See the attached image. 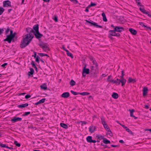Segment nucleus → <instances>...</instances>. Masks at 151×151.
I'll use <instances>...</instances> for the list:
<instances>
[{"label": "nucleus", "mask_w": 151, "mask_h": 151, "mask_svg": "<svg viewBox=\"0 0 151 151\" xmlns=\"http://www.w3.org/2000/svg\"><path fill=\"white\" fill-rule=\"evenodd\" d=\"M111 77V75L109 76H108V78L107 79V81L110 82L111 81H112L111 80H110L109 79Z\"/></svg>", "instance_id": "50"}, {"label": "nucleus", "mask_w": 151, "mask_h": 151, "mask_svg": "<svg viewBox=\"0 0 151 151\" xmlns=\"http://www.w3.org/2000/svg\"><path fill=\"white\" fill-rule=\"evenodd\" d=\"M70 92L72 93L74 95H76L78 94H79V93L75 92L73 90H71Z\"/></svg>", "instance_id": "40"}, {"label": "nucleus", "mask_w": 151, "mask_h": 151, "mask_svg": "<svg viewBox=\"0 0 151 151\" xmlns=\"http://www.w3.org/2000/svg\"><path fill=\"white\" fill-rule=\"evenodd\" d=\"M38 54L41 57H43L44 56H47L48 57H49L48 55L46 54H44L42 53H38Z\"/></svg>", "instance_id": "38"}, {"label": "nucleus", "mask_w": 151, "mask_h": 151, "mask_svg": "<svg viewBox=\"0 0 151 151\" xmlns=\"http://www.w3.org/2000/svg\"><path fill=\"white\" fill-rule=\"evenodd\" d=\"M103 142L104 143L106 144H110L111 143L110 141L106 138L103 139Z\"/></svg>", "instance_id": "20"}, {"label": "nucleus", "mask_w": 151, "mask_h": 151, "mask_svg": "<svg viewBox=\"0 0 151 151\" xmlns=\"http://www.w3.org/2000/svg\"><path fill=\"white\" fill-rule=\"evenodd\" d=\"M33 30L35 32L39 31V27L38 24H36L33 27Z\"/></svg>", "instance_id": "15"}, {"label": "nucleus", "mask_w": 151, "mask_h": 151, "mask_svg": "<svg viewBox=\"0 0 151 151\" xmlns=\"http://www.w3.org/2000/svg\"><path fill=\"white\" fill-rule=\"evenodd\" d=\"M43 50L45 51L46 52L48 50H49V48L48 47V45H47L43 49H42Z\"/></svg>", "instance_id": "39"}, {"label": "nucleus", "mask_w": 151, "mask_h": 151, "mask_svg": "<svg viewBox=\"0 0 151 151\" xmlns=\"http://www.w3.org/2000/svg\"><path fill=\"white\" fill-rule=\"evenodd\" d=\"M47 45V44L44 43H41L39 44V45L41 47L42 49L44 47L45 48L46 45Z\"/></svg>", "instance_id": "29"}, {"label": "nucleus", "mask_w": 151, "mask_h": 151, "mask_svg": "<svg viewBox=\"0 0 151 151\" xmlns=\"http://www.w3.org/2000/svg\"><path fill=\"white\" fill-rule=\"evenodd\" d=\"M103 126L106 130L108 132H109V133L108 134L110 135V136H111V134H112L111 132L109 127L107 125V124L106 123L105 124L103 125Z\"/></svg>", "instance_id": "8"}, {"label": "nucleus", "mask_w": 151, "mask_h": 151, "mask_svg": "<svg viewBox=\"0 0 151 151\" xmlns=\"http://www.w3.org/2000/svg\"><path fill=\"white\" fill-rule=\"evenodd\" d=\"M101 145L102 146H104L105 147H108V148H110V147H108L107 145H104L103 143H101Z\"/></svg>", "instance_id": "57"}, {"label": "nucleus", "mask_w": 151, "mask_h": 151, "mask_svg": "<svg viewBox=\"0 0 151 151\" xmlns=\"http://www.w3.org/2000/svg\"><path fill=\"white\" fill-rule=\"evenodd\" d=\"M40 57L38 56H37L36 57L35 61L38 63H39V58H40Z\"/></svg>", "instance_id": "45"}, {"label": "nucleus", "mask_w": 151, "mask_h": 151, "mask_svg": "<svg viewBox=\"0 0 151 151\" xmlns=\"http://www.w3.org/2000/svg\"><path fill=\"white\" fill-rule=\"evenodd\" d=\"M4 10V9L3 8L0 7V15H1L2 14Z\"/></svg>", "instance_id": "41"}, {"label": "nucleus", "mask_w": 151, "mask_h": 151, "mask_svg": "<svg viewBox=\"0 0 151 151\" xmlns=\"http://www.w3.org/2000/svg\"><path fill=\"white\" fill-rule=\"evenodd\" d=\"M89 93L87 92H83L82 93H79V94L82 95H88L89 94Z\"/></svg>", "instance_id": "35"}, {"label": "nucleus", "mask_w": 151, "mask_h": 151, "mask_svg": "<svg viewBox=\"0 0 151 151\" xmlns=\"http://www.w3.org/2000/svg\"><path fill=\"white\" fill-rule=\"evenodd\" d=\"M129 111L130 112V116L131 117H133L135 119H137V117L133 115V113L134 111V109H129Z\"/></svg>", "instance_id": "14"}, {"label": "nucleus", "mask_w": 151, "mask_h": 151, "mask_svg": "<svg viewBox=\"0 0 151 151\" xmlns=\"http://www.w3.org/2000/svg\"><path fill=\"white\" fill-rule=\"evenodd\" d=\"M140 0H135L136 2L137 3V5L141 6V3L140 2Z\"/></svg>", "instance_id": "47"}, {"label": "nucleus", "mask_w": 151, "mask_h": 151, "mask_svg": "<svg viewBox=\"0 0 151 151\" xmlns=\"http://www.w3.org/2000/svg\"><path fill=\"white\" fill-rule=\"evenodd\" d=\"M89 69L86 68V66H85L83 68L82 72L85 74H88L89 73Z\"/></svg>", "instance_id": "11"}, {"label": "nucleus", "mask_w": 151, "mask_h": 151, "mask_svg": "<svg viewBox=\"0 0 151 151\" xmlns=\"http://www.w3.org/2000/svg\"><path fill=\"white\" fill-rule=\"evenodd\" d=\"M13 31L12 30H11L10 31V34L9 35V36L10 37V36H11V35H12V34H13Z\"/></svg>", "instance_id": "59"}, {"label": "nucleus", "mask_w": 151, "mask_h": 151, "mask_svg": "<svg viewBox=\"0 0 151 151\" xmlns=\"http://www.w3.org/2000/svg\"><path fill=\"white\" fill-rule=\"evenodd\" d=\"M144 27H145L147 28V29H149L151 30V28L149 27H148L147 25H144Z\"/></svg>", "instance_id": "51"}, {"label": "nucleus", "mask_w": 151, "mask_h": 151, "mask_svg": "<svg viewBox=\"0 0 151 151\" xmlns=\"http://www.w3.org/2000/svg\"><path fill=\"white\" fill-rule=\"evenodd\" d=\"M7 63H5L1 65V66L2 67H4L5 66L7 65Z\"/></svg>", "instance_id": "58"}, {"label": "nucleus", "mask_w": 151, "mask_h": 151, "mask_svg": "<svg viewBox=\"0 0 151 151\" xmlns=\"http://www.w3.org/2000/svg\"><path fill=\"white\" fill-rule=\"evenodd\" d=\"M41 88L44 89V90H46L47 89V86L46 84H44L40 86Z\"/></svg>", "instance_id": "22"}, {"label": "nucleus", "mask_w": 151, "mask_h": 151, "mask_svg": "<svg viewBox=\"0 0 151 151\" xmlns=\"http://www.w3.org/2000/svg\"><path fill=\"white\" fill-rule=\"evenodd\" d=\"M14 144H15L16 146L19 147L21 146V145L20 143H18L17 141H15L14 142Z\"/></svg>", "instance_id": "37"}, {"label": "nucleus", "mask_w": 151, "mask_h": 151, "mask_svg": "<svg viewBox=\"0 0 151 151\" xmlns=\"http://www.w3.org/2000/svg\"><path fill=\"white\" fill-rule=\"evenodd\" d=\"M53 19L56 22L58 21V17L56 15H54Z\"/></svg>", "instance_id": "44"}, {"label": "nucleus", "mask_w": 151, "mask_h": 151, "mask_svg": "<svg viewBox=\"0 0 151 151\" xmlns=\"http://www.w3.org/2000/svg\"><path fill=\"white\" fill-rule=\"evenodd\" d=\"M9 31V27L8 28L6 31H5V34H7L8 33Z\"/></svg>", "instance_id": "55"}, {"label": "nucleus", "mask_w": 151, "mask_h": 151, "mask_svg": "<svg viewBox=\"0 0 151 151\" xmlns=\"http://www.w3.org/2000/svg\"><path fill=\"white\" fill-rule=\"evenodd\" d=\"M89 58L91 61L95 60L93 57L91 56H89Z\"/></svg>", "instance_id": "48"}, {"label": "nucleus", "mask_w": 151, "mask_h": 151, "mask_svg": "<svg viewBox=\"0 0 151 151\" xmlns=\"http://www.w3.org/2000/svg\"><path fill=\"white\" fill-rule=\"evenodd\" d=\"M126 80L124 78H122L120 77V79H119V82L122 83V86H123L126 82Z\"/></svg>", "instance_id": "9"}, {"label": "nucleus", "mask_w": 151, "mask_h": 151, "mask_svg": "<svg viewBox=\"0 0 151 151\" xmlns=\"http://www.w3.org/2000/svg\"><path fill=\"white\" fill-rule=\"evenodd\" d=\"M101 15L103 17V21L104 22H106L107 21V20L106 18L105 13L104 12H103Z\"/></svg>", "instance_id": "24"}, {"label": "nucleus", "mask_w": 151, "mask_h": 151, "mask_svg": "<svg viewBox=\"0 0 151 151\" xmlns=\"http://www.w3.org/2000/svg\"><path fill=\"white\" fill-rule=\"evenodd\" d=\"M96 137L97 138V139L99 140H101L104 139V136H101L100 135H97L96 136Z\"/></svg>", "instance_id": "25"}, {"label": "nucleus", "mask_w": 151, "mask_h": 151, "mask_svg": "<svg viewBox=\"0 0 151 151\" xmlns=\"http://www.w3.org/2000/svg\"><path fill=\"white\" fill-rule=\"evenodd\" d=\"M26 31L27 32L29 33L26 35H25V37L23 38L20 46L22 48H24L28 45L34 37L33 35L30 33L32 32L34 34L35 32V31L30 28H27Z\"/></svg>", "instance_id": "1"}, {"label": "nucleus", "mask_w": 151, "mask_h": 151, "mask_svg": "<svg viewBox=\"0 0 151 151\" xmlns=\"http://www.w3.org/2000/svg\"><path fill=\"white\" fill-rule=\"evenodd\" d=\"M120 36V34L118 33H116L115 34V36L119 37Z\"/></svg>", "instance_id": "64"}, {"label": "nucleus", "mask_w": 151, "mask_h": 151, "mask_svg": "<svg viewBox=\"0 0 151 151\" xmlns=\"http://www.w3.org/2000/svg\"><path fill=\"white\" fill-rule=\"evenodd\" d=\"M70 85L71 86H73L76 84V82L73 80H71L70 83Z\"/></svg>", "instance_id": "33"}, {"label": "nucleus", "mask_w": 151, "mask_h": 151, "mask_svg": "<svg viewBox=\"0 0 151 151\" xmlns=\"http://www.w3.org/2000/svg\"><path fill=\"white\" fill-rule=\"evenodd\" d=\"M96 5V4L94 3H92L91 2L89 6H94Z\"/></svg>", "instance_id": "52"}, {"label": "nucleus", "mask_w": 151, "mask_h": 151, "mask_svg": "<svg viewBox=\"0 0 151 151\" xmlns=\"http://www.w3.org/2000/svg\"><path fill=\"white\" fill-rule=\"evenodd\" d=\"M45 100H46V99L43 98V99H41V100H39V101L40 103V104H41V103L44 102Z\"/></svg>", "instance_id": "43"}, {"label": "nucleus", "mask_w": 151, "mask_h": 151, "mask_svg": "<svg viewBox=\"0 0 151 151\" xmlns=\"http://www.w3.org/2000/svg\"><path fill=\"white\" fill-rule=\"evenodd\" d=\"M70 1H71L72 2H75V3H78V1L77 0H70Z\"/></svg>", "instance_id": "63"}, {"label": "nucleus", "mask_w": 151, "mask_h": 151, "mask_svg": "<svg viewBox=\"0 0 151 151\" xmlns=\"http://www.w3.org/2000/svg\"><path fill=\"white\" fill-rule=\"evenodd\" d=\"M92 140V137L91 136H88L86 138L87 141L88 142H91Z\"/></svg>", "instance_id": "23"}, {"label": "nucleus", "mask_w": 151, "mask_h": 151, "mask_svg": "<svg viewBox=\"0 0 151 151\" xmlns=\"http://www.w3.org/2000/svg\"><path fill=\"white\" fill-rule=\"evenodd\" d=\"M16 34V33L14 32V34H12V37L13 39L15 37Z\"/></svg>", "instance_id": "61"}, {"label": "nucleus", "mask_w": 151, "mask_h": 151, "mask_svg": "<svg viewBox=\"0 0 151 151\" xmlns=\"http://www.w3.org/2000/svg\"><path fill=\"white\" fill-rule=\"evenodd\" d=\"M16 34V33L14 32V34H12V37L13 39L15 37Z\"/></svg>", "instance_id": "62"}, {"label": "nucleus", "mask_w": 151, "mask_h": 151, "mask_svg": "<svg viewBox=\"0 0 151 151\" xmlns=\"http://www.w3.org/2000/svg\"><path fill=\"white\" fill-rule=\"evenodd\" d=\"M3 6L4 7H11L10 1L9 0L4 1L3 2Z\"/></svg>", "instance_id": "3"}, {"label": "nucleus", "mask_w": 151, "mask_h": 151, "mask_svg": "<svg viewBox=\"0 0 151 151\" xmlns=\"http://www.w3.org/2000/svg\"><path fill=\"white\" fill-rule=\"evenodd\" d=\"M140 10L143 13L147 14H148V11H147L146 10L142 8H139Z\"/></svg>", "instance_id": "31"}, {"label": "nucleus", "mask_w": 151, "mask_h": 151, "mask_svg": "<svg viewBox=\"0 0 151 151\" xmlns=\"http://www.w3.org/2000/svg\"><path fill=\"white\" fill-rule=\"evenodd\" d=\"M92 62L93 63V65H94V66H95V67H96V68H97L98 67V65L96 61L95 60H93Z\"/></svg>", "instance_id": "30"}, {"label": "nucleus", "mask_w": 151, "mask_h": 151, "mask_svg": "<svg viewBox=\"0 0 151 151\" xmlns=\"http://www.w3.org/2000/svg\"><path fill=\"white\" fill-rule=\"evenodd\" d=\"M2 147H6L7 146L5 144H2L1 145H0Z\"/></svg>", "instance_id": "56"}, {"label": "nucleus", "mask_w": 151, "mask_h": 151, "mask_svg": "<svg viewBox=\"0 0 151 151\" xmlns=\"http://www.w3.org/2000/svg\"><path fill=\"white\" fill-rule=\"evenodd\" d=\"M90 20V21H89L87 20H85V21L87 22H88V23L91 24V25H90L91 26H94L96 27L97 28H102V26L99 25H98V24L97 23L94 22L91 20Z\"/></svg>", "instance_id": "2"}, {"label": "nucleus", "mask_w": 151, "mask_h": 151, "mask_svg": "<svg viewBox=\"0 0 151 151\" xmlns=\"http://www.w3.org/2000/svg\"><path fill=\"white\" fill-rule=\"evenodd\" d=\"M118 94L116 93H113V94L112 95V97L115 99H117L118 97Z\"/></svg>", "instance_id": "19"}, {"label": "nucleus", "mask_w": 151, "mask_h": 151, "mask_svg": "<svg viewBox=\"0 0 151 151\" xmlns=\"http://www.w3.org/2000/svg\"><path fill=\"white\" fill-rule=\"evenodd\" d=\"M89 131L91 133H93L96 129V127L92 125L90 126L89 127Z\"/></svg>", "instance_id": "16"}, {"label": "nucleus", "mask_w": 151, "mask_h": 151, "mask_svg": "<svg viewBox=\"0 0 151 151\" xmlns=\"http://www.w3.org/2000/svg\"><path fill=\"white\" fill-rule=\"evenodd\" d=\"M31 64L32 65L33 67H35L36 65H35V63L34 61H32L31 62Z\"/></svg>", "instance_id": "46"}, {"label": "nucleus", "mask_w": 151, "mask_h": 151, "mask_svg": "<svg viewBox=\"0 0 151 151\" xmlns=\"http://www.w3.org/2000/svg\"><path fill=\"white\" fill-rule=\"evenodd\" d=\"M4 29L0 28V35H1L3 33Z\"/></svg>", "instance_id": "49"}, {"label": "nucleus", "mask_w": 151, "mask_h": 151, "mask_svg": "<svg viewBox=\"0 0 151 151\" xmlns=\"http://www.w3.org/2000/svg\"><path fill=\"white\" fill-rule=\"evenodd\" d=\"M34 34L37 39L40 38L43 36L42 35L40 34L39 32V31L37 32H35L34 33Z\"/></svg>", "instance_id": "7"}, {"label": "nucleus", "mask_w": 151, "mask_h": 151, "mask_svg": "<svg viewBox=\"0 0 151 151\" xmlns=\"http://www.w3.org/2000/svg\"><path fill=\"white\" fill-rule=\"evenodd\" d=\"M66 52L67 55L71 57L72 58H73V54L70 52H69L68 50H66Z\"/></svg>", "instance_id": "28"}, {"label": "nucleus", "mask_w": 151, "mask_h": 151, "mask_svg": "<svg viewBox=\"0 0 151 151\" xmlns=\"http://www.w3.org/2000/svg\"><path fill=\"white\" fill-rule=\"evenodd\" d=\"M122 75L121 76H120V77H121L122 78H124V72L123 70H122Z\"/></svg>", "instance_id": "53"}, {"label": "nucleus", "mask_w": 151, "mask_h": 151, "mask_svg": "<svg viewBox=\"0 0 151 151\" xmlns=\"http://www.w3.org/2000/svg\"><path fill=\"white\" fill-rule=\"evenodd\" d=\"M143 96H145L147 93L148 89L147 88L144 87L143 89Z\"/></svg>", "instance_id": "12"}, {"label": "nucleus", "mask_w": 151, "mask_h": 151, "mask_svg": "<svg viewBox=\"0 0 151 151\" xmlns=\"http://www.w3.org/2000/svg\"><path fill=\"white\" fill-rule=\"evenodd\" d=\"M12 40V41L13 42H14V40L12 38V35L10 36L9 37V35H7V37L4 40V41H7L9 43H11Z\"/></svg>", "instance_id": "5"}, {"label": "nucleus", "mask_w": 151, "mask_h": 151, "mask_svg": "<svg viewBox=\"0 0 151 151\" xmlns=\"http://www.w3.org/2000/svg\"><path fill=\"white\" fill-rule=\"evenodd\" d=\"M110 82L117 84L118 85H119L120 84V82H119V79H118V78H117L116 80H112V81H110Z\"/></svg>", "instance_id": "21"}, {"label": "nucleus", "mask_w": 151, "mask_h": 151, "mask_svg": "<svg viewBox=\"0 0 151 151\" xmlns=\"http://www.w3.org/2000/svg\"><path fill=\"white\" fill-rule=\"evenodd\" d=\"M128 82L129 83H134L136 82V81L135 80L131 78L130 77L128 79Z\"/></svg>", "instance_id": "32"}, {"label": "nucleus", "mask_w": 151, "mask_h": 151, "mask_svg": "<svg viewBox=\"0 0 151 151\" xmlns=\"http://www.w3.org/2000/svg\"><path fill=\"white\" fill-rule=\"evenodd\" d=\"M30 71L29 72V74H28V75L29 76L31 75H32L34 73V70L33 68H30Z\"/></svg>", "instance_id": "26"}, {"label": "nucleus", "mask_w": 151, "mask_h": 151, "mask_svg": "<svg viewBox=\"0 0 151 151\" xmlns=\"http://www.w3.org/2000/svg\"><path fill=\"white\" fill-rule=\"evenodd\" d=\"M126 130L129 134H132V135H133V134H134L128 128H127V129Z\"/></svg>", "instance_id": "36"}, {"label": "nucleus", "mask_w": 151, "mask_h": 151, "mask_svg": "<svg viewBox=\"0 0 151 151\" xmlns=\"http://www.w3.org/2000/svg\"><path fill=\"white\" fill-rule=\"evenodd\" d=\"M124 28L123 27H119V26H116L115 27L114 29L116 32H120L124 30Z\"/></svg>", "instance_id": "4"}, {"label": "nucleus", "mask_w": 151, "mask_h": 151, "mask_svg": "<svg viewBox=\"0 0 151 151\" xmlns=\"http://www.w3.org/2000/svg\"><path fill=\"white\" fill-rule=\"evenodd\" d=\"M81 122L82 123V125H83V124H86L87 123V122L85 121H81Z\"/></svg>", "instance_id": "60"}, {"label": "nucleus", "mask_w": 151, "mask_h": 151, "mask_svg": "<svg viewBox=\"0 0 151 151\" xmlns=\"http://www.w3.org/2000/svg\"><path fill=\"white\" fill-rule=\"evenodd\" d=\"M116 32L114 31V29L113 30H111L109 31L110 35H111L115 36V34L116 33L115 32Z\"/></svg>", "instance_id": "18"}, {"label": "nucleus", "mask_w": 151, "mask_h": 151, "mask_svg": "<svg viewBox=\"0 0 151 151\" xmlns=\"http://www.w3.org/2000/svg\"><path fill=\"white\" fill-rule=\"evenodd\" d=\"M70 96V94L69 92H64L61 95V96L64 98H67Z\"/></svg>", "instance_id": "10"}, {"label": "nucleus", "mask_w": 151, "mask_h": 151, "mask_svg": "<svg viewBox=\"0 0 151 151\" xmlns=\"http://www.w3.org/2000/svg\"><path fill=\"white\" fill-rule=\"evenodd\" d=\"M30 113V112H25V113L23 114L22 116H25L28 115Z\"/></svg>", "instance_id": "42"}, {"label": "nucleus", "mask_w": 151, "mask_h": 151, "mask_svg": "<svg viewBox=\"0 0 151 151\" xmlns=\"http://www.w3.org/2000/svg\"><path fill=\"white\" fill-rule=\"evenodd\" d=\"M28 104L27 103H25L24 104H21L18 106V107L19 108H20L21 109H23L25 107H27L28 106Z\"/></svg>", "instance_id": "13"}, {"label": "nucleus", "mask_w": 151, "mask_h": 151, "mask_svg": "<svg viewBox=\"0 0 151 151\" xmlns=\"http://www.w3.org/2000/svg\"><path fill=\"white\" fill-rule=\"evenodd\" d=\"M129 31L133 35H136L137 33V31L132 29V28H129Z\"/></svg>", "instance_id": "17"}, {"label": "nucleus", "mask_w": 151, "mask_h": 151, "mask_svg": "<svg viewBox=\"0 0 151 151\" xmlns=\"http://www.w3.org/2000/svg\"><path fill=\"white\" fill-rule=\"evenodd\" d=\"M101 122L102 123L103 125L106 124V123L105 121V119L103 117H101Z\"/></svg>", "instance_id": "34"}, {"label": "nucleus", "mask_w": 151, "mask_h": 151, "mask_svg": "<svg viewBox=\"0 0 151 151\" xmlns=\"http://www.w3.org/2000/svg\"><path fill=\"white\" fill-rule=\"evenodd\" d=\"M31 97V96L29 95H27L25 96V98L26 99H28Z\"/></svg>", "instance_id": "54"}, {"label": "nucleus", "mask_w": 151, "mask_h": 151, "mask_svg": "<svg viewBox=\"0 0 151 151\" xmlns=\"http://www.w3.org/2000/svg\"><path fill=\"white\" fill-rule=\"evenodd\" d=\"M22 120V119L21 118L14 116L13 119H11V121L13 123H15L17 121H21Z\"/></svg>", "instance_id": "6"}, {"label": "nucleus", "mask_w": 151, "mask_h": 151, "mask_svg": "<svg viewBox=\"0 0 151 151\" xmlns=\"http://www.w3.org/2000/svg\"><path fill=\"white\" fill-rule=\"evenodd\" d=\"M60 125L62 127L65 129H67L68 128V126L66 124L63 123H61Z\"/></svg>", "instance_id": "27"}]
</instances>
